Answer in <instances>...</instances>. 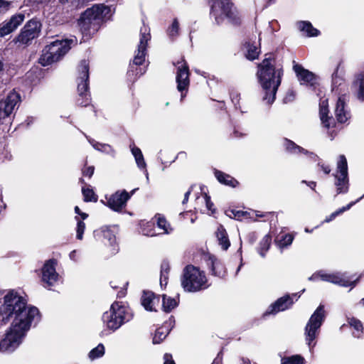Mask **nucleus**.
<instances>
[{
    "instance_id": "f257e3e1",
    "label": "nucleus",
    "mask_w": 364,
    "mask_h": 364,
    "mask_svg": "<svg viewBox=\"0 0 364 364\" xmlns=\"http://www.w3.org/2000/svg\"><path fill=\"white\" fill-rule=\"evenodd\" d=\"M21 310L22 312L16 313L10 327L0 338V352H14L22 343L31 326L35 327L41 320V314L35 306L27 303Z\"/></svg>"
},
{
    "instance_id": "f03ea898",
    "label": "nucleus",
    "mask_w": 364,
    "mask_h": 364,
    "mask_svg": "<svg viewBox=\"0 0 364 364\" xmlns=\"http://www.w3.org/2000/svg\"><path fill=\"white\" fill-rule=\"evenodd\" d=\"M283 75L282 66L277 63L274 55L269 53L258 65L257 77L262 89V101L271 105L276 99Z\"/></svg>"
},
{
    "instance_id": "7ed1b4c3",
    "label": "nucleus",
    "mask_w": 364,
    "mask_h": 364,
    "mask_svg": "<svg viewBox=\"0 0 364 364\" xmlns=\"http://www.w3.org/2000/svg\"><path fill=\"white\" fill-rule=\"evenodd\" d=\"M109 8L104 4H95L81 14L77 26L83 36L90 37L100 28L104 16Z\"/></svg>"
},
{
    "instance_id": "20e7f679",
    "label": "nucleus",
    "mask_w": 364,
    "mask_h": 364,
    "mask_svg": "<svg viewBox=\"0 0 364 364\" xmlns=\"http://www.w3.org/2000/svg\"><path fill=\"white\" fill-rule=\"evenodd\" d=\"M208 4L210 18L216 25L223 24L225 20L232 25L240 23L239 13L230 0H208Z\"/></svg>"
},
{
    "instance_id": "39448f33",
    "label": "nucleus",
    "mask_w": 364,
    "mask_h": 364,
    "mask_svg": "<svg viewBox=\"0 0 364 364\" xmlns=\"http://www.w3.org/2000/svg\"><path fill=\"white\" fill-rule=\"evenodd\" d=\"M28 303L26 294L21 295L15 289H10L4 296V304L0 307V317L2 322L8 323L16 316V313H21L23 307Z\"/></svg>"
},
{
    "instance_id": "423d86ee",
    "label": "nucleus",
    "mask_w": 364,
    "mask_h": 364,
    "mask_svg": "<svg viewBox=\"0 0 364 364\" xmlns=\"http://www.w3.org/2000/svg\"><path fill=\"white\" fill-rule=\"evenodd\" d=\"M181 281V286L187 292L199 291L210 286L205 272L193 264H188L184 267Z\"/></svg>"
},
{
    "instance_id": "0eeeda50",
    "label": "nucleus",
    "mask_w": 364,
    "mask_h": 364,
    "mask_svg": "<svg viewBox=\"0 0 364 364\" xmlns=\"http://www.w3.org/2000/svg\"><path fill=\"white\" fill-rule=\"evenodd\" d=\"M133 317L128 306L122 301H114L109 311L102 315L103 323L107 328L113 331L119 328L124 323L129 321Z\"/></svg>"
},
{
    "instance_id": "6e6552de",
    "label": "nucleus",
    "mask_w": 364,
    "mask_h": 364,
    "mask_svg": "<svg viewBox=\"0 0 364 364\" xmlns=\"http://www.w3.org/2000/svg\"><path fill=\"white\" fill-rule=\"evenodd\" d=\"M73 39L55 40L50 42L42 50L39 63L43 66L58 61L70 49Z\"/></svg>"
},
{
    "instance_id": "1a4fd4ad",
    "label": "nucleus",
    "mask_w": 364,
    "mask_h": 364,
    "mask_svg": "<svg viewBox=\"0 0 364 364\" xmlns=\"http://www.w3.org/2000/svg\"><path fill=\"white\" fill-rule=\"evenodd\" d=\"M89 70L90 65L87 60L80 61L77 66V104L81 107H87L90 105L91 98L89 93Z\"/></svg>"
},
{
    "instance_id": "9d476101",
    "label": "nucleus",
    "mask_w": 364,
    "mask_h": 364,
    "mask_svg": "<svg viewBox=\"0 0 364 364\" xmlns=\"http://www.w3.org/2000/svg\"><path fill=\"white\" fill-rule=\"evenodd\" d=\"M138 189L134 188L130 192L125 189L117 190L109 196L106 195L105 200H101V203L112 211L122 213L127 208L128 200Z\"/></svg>"
},
{
    "instance_id": "9b49d317",
    "label": "nucleus",
    "mask_w": 364,
    "mask_h": 364,
    "mask_svg": "<svg viewBox=\"0 0 364 364\" xmlns=\"http://www.w3.org/2000/svg\"><path fill=\"white\" fill-rule=\"evenodd\" d=\"M41 26L42 24L40 21L36 18L29 20L15 38L14 42L26 46L31 44L33 39L39 36Z\"/></svg>"
},
{
    "instance_id": "f8f14e48",
    "label": "nucleus",
    "mask_w": 364,
    "mask_h": 364,
    "mask_svg": "<svg viewBox=\"0 0 364 364\" xmlns=\"http://www.w3.org/2000/svg\"><path fill=\"white\" fill-rule=\"evenodd\" d=\"M325 319L324 306L320 305L311 316L305 328L306 341L309 347L315 340L317 330L321 327Z\"/></svg>"
},
{
    "instance_id": "ddd939ff",
    "label": "nucleus",
    "mask_w": 364,
    "mask_h": 364,
    "mask_svg": "<svg viewBox=\"0 0 364 364\" xmlns=\"http://www.w3.org/2000/svg\"><path fill=\"white\" fill-rule=\"evenodd\" d=\"M21 100L20 95L15 90L11 91L6 97L0 101V124L10 121V116Z\"/></svg>"
},
{
    "instance_id": "4468645a",
    "label": "nucleus",
    "mask_w": 364,
    "mask_h": 364,
    "mask_svg": "<svg viewBox=\"0 0 364 364\" xmlns=\"http://www.w3.org/2000/svg\"><path fill=\"white\" fill-rule=\"evenodd\" d=\"M117 228V225H104L95 230L93 236L96 240L104 242L105 245L112 247V250L115 251L117 247L116 237Z\"/></svg>"
},
{
    "instance_id": "2eb2a0df",
    "label": "nucleus",
    "mask_w": 364,
    "mask_h": 364,
    "mask_svg": "<svg viewBox=\"0 0 364 364\" xmlns=\"http://www.w3.org/2000/svg\"><path fill=\"white\" fill-rule=\"evenodd\" d=\"M57 264V259L52 258L46 260L42 267V282L47 284L46 287L53 286L58 280L59 274L55 269Z\"/></svg>"
},
{
    "instance_id": "dca6fc26",
    "label": "nucleus",
    "mask_w": 364,
    "mask_h": 364,
    "mask_svg": "<svg viewBox=\"0 0 364 364\" xmlns=\"http://www.w3.org/2000/svg\"><path fill=\"white\" fill-rule=\"evenodd\" d=\"M176 82L177 89L181 93V100H182L186 95L190 83L189 68L185 62L178 67L176 73Z\"/></svg>"
},
{
    "instance_id": "f3484780",
    "label": "nucleus",
    "mask_w": 364,
    "mask_h": 364,
    "mask_svg": "<svg viewBox=\"0 0 364 364\" xmlns=\"http://www.w3.org/2000/svg\"><path fill=\"white\" fill-rule=\"evenodd\" d=\"M293 304V298L291 297L289 294H285L269 306L266 311L263 314V317L269 315H275L280 311L287 310L290 309Z\"/></svg>"
},
{
    "instance_id": "a211bd4d",
    "label": "nucleus",
    "mask_w": 364,
    "mask_h": 364,
    "mask_svg": "<svg viewBox=\"0 0 364 364\" xmlns=\"http://www.w3.org/2000/svg\"><path fill=\"white\" fill-rule=\"evenodd\" d=\"M151 39L149 31L146 28H141L139 44L138 45L137 53L134 58L133 63L136 65H141L145 60L146 46Z\"/></svg>"
},
{
    "instance_id": "6ab92c4d",
    "label": "nucleus",
    "mask_w": 364,
    "mask_h": 364,
    "mask_svg": "<svg viewBox=\"0 0 364 364\" xmlns=\"http://www.w3.org/2000/svg\"><path fill=\"white\" fill-rule=\"evenodd\" d=\"M24 19L25 15L18 13L11 16L9 19L3 21L0 24V38H4L16 31Z\"/></svg>"
},
{
    "instance_id": "aec40b11",
    "label": "nucleus",
    "mask_w": 364,
    "mask_h": 364,
    "mask_svg": "<svg viewBox=\"0 0 364 364\" xmlns=\"http://www.w3.org/2000/svg\"><path fill=\"white\" fill-rule=\"evenodd\" d=\"M335 115L337 121L341 124L346 122L350 118L346 95H342L338 98L335 107Z\"/></svg>"
},
{
    "instance_id": "412c9836",
    "label": "nucleus",
    "mask_w": 364,
    "mask_h": 364,
    "mask_svg": "<svg viewBox=\"0 0 364 364\" xmlns=\"http://www.w3.org/2000/svg\"><path fill=\"white\" fill-rule=\"evenodd\" d=\"M293 70L301 85H309L312 86L316 82V75L309 70L305 69L301 65L296 63L294 61Z\"/></svg>"
},
{
    "instance_id": "4be33fe9",
    "label": "nucleus",
    "mask_w": 364,
    "mask_h": 364,
    "mask_svg": "<svg viewBox=\"0 0 364 364\" xmlns=\"http://www.w3.org/2000/svg\"><path fill=\"white\" fill-rule=\"evenodd\" d=\"M212 275L219 278H224L227 275V270L222 261L215 256L210 255L206 260Z\"/></svg>"
},
{
    "instance_id": "5701e85b",
    "label": "nucleus",
    "mask_w": 364,
    "mask_h": 364,
    "mask_svg": "<svg viewBox=\"0 0 364 364\" xmlns=\"http://www.w3.org/2000/svg\"><path fill=\"white\" fill-rule=\"evenodd\" d=\"M328 102L327 99L321 100L319 103V117L321 124L326 129L334 127L336 122L332 116H329Z\"/></svg>"
},
{
    "instance_id": "b1692460",
    "label": "nucleus",
    "mask_w": 364,
    "mask_h": 364,
    "mask_svg": "<svg viewBox=\"0 0 364 364\" xmlns=\"http://www.w3.org/2000/svg\"><path fill=\"white\" fill-rule=\"evenodd\" d=\"M351 90L359 101L364 102V72L359 73L355 75Z\"/></svg>"
},
{
    "instance_id": "393cba45",
    "label": "nucleus",
    "mask_w": 364,
    "mask_h": 364,
    "mask_svg": "<svg viewBox=\"0 0 364 364\" xmlns=\"http://www.w3.org/2000/svg\"><path fill=\"white\" fill-rule=\"evenodd\" d=\"M336 178L338 182H348V164L344 155H340L338 158Z\"/></svg>"
},
{
    "instance_id": "a878e982",
    "label": "nucleus",
    "mask_w": 364,
    "mask_h": 364,
    "mask_svg": "<svg viewBox=\"0 0 364 364\" xmlns=\"http://www.w3.org/2000/svg\"><path fill=\"white\" fill-rule=\"evenodd\" d=\"M155 293L149 290H144L141 297V304L147 311L157 312L158 310L154 307Z\"/></svg>"
},
{
    "instance_id": "bb28decb",
    "label": "nucleus",
    "mask_w": 364,
    "mask_h": 364,
    "mask_svg": "<svg viewBox=\"0 0 364 364\" xmlns=\"http://www.w3.org/2000/svg\"><path fill=\"white\" fill-rule=\"evenodd\" d=\"M215 236L218 241L219 245L221 246V248L223 250H228L230 247V241L229 240L228 232L222 224H220L218 226L217 230L215 232Z\"/></svg>"
},
{
    "instance_id": "cd10ccee",
    "label": "nucleus",
    "mask_w": 364,
    "mask_h": 364,
    "mask_svg": "<svg viewBox=\"0 0 364 364\" xmlns=\"http://www.w3.org/2000/svg\"><path fill=\"white\" fill-rule=\"evenodd\" d=\"M88 141L95 150L109 155L112 158L115 157L116 151L111 145L100 143L93 139H88Z\"/></svg>"
},
{
    "instance_id": "c85d7f7f",
    "label": "nucleus",
    "mask_w": 364,
    "mask_h": 364,
    "mask_svg": "<svg viewBox=\"0 0 364 364\" xmlns=\"http://www.w3.org/2000/svg\"><path fill=\"white\" fill-rule=\"evenodd\" d=\"M283 146L285 151L290 154H298L299 153H309V151L297 145L293 141L284 138L283 139Z\"/></svg>"
},
{
    "instance_id": "c756f323",
    "label": "nucleus",
    "mask_w": 364,
    "mask_h": 364,
    "mask_svg": "<svg viewBox=\"0 0 364 364\" xmlns=\"http://www.w3.org/2000/svg\"><path fill=\"white\" fill-rule=\"evenodd\" d=\"M294 239V235L293 233H281L276 237L274 242L279 248L284 249L289 246Z\"/></svg>"
},
{
    "instance_id": "7c9ffc66",
    "label": "nucleus",
    "mask_w": 364,
    "mask_h": 364,
    "mask_svg": "<svg viewBox=\"0 0 364 364\" xmlns=\"http://www.w3.org/2000/svg\"><path fill=\"white\" fill-rule=\"evenodd\" d=\"M245 48H246V58L250 60H254L256 58H257L259 53H260V48H259V43L256 42H247L245 44Z\"/></svg>"
},
{
    "instance_id": "2f4dec72",
    "label": "nucleus",
    "mask_w": 364,
    "mask_h": 364,
    "mask_svg": "<svg viewBox=\"0 0 364 364\" xmlns=\"http://www.w3.org/2000/svg\"><path fill=\"white\" fill-rule=\"evenodd\" d=\"M298 28L308 37L318 36L320 33L319 31L314 27L309 21H299L297 23Z\"/></svg>"
},
{
    "instance_id": "473e14b6",
    "label": "nucleus",
    "mask_w": 364,
    "mask_h": 364,
    "mask_svg": "<svg viewBox=\"0 0 364 364\" xmlns=\"http://www.w3.org/2000/svg\"><path fill=\"white\" fill-rule=\"evenodd\" d=\"M272 236L270 233L265 235L260 240L257 247V252L262 257H264L272 245Z\"/></svg>"
},
{
    "instance_id": "72a5a7b5",
    "label": "nucleus",
    "mask_w": 364,
    "mask_h": 364,
    "mask_svg": "<svg viewBox=\"0 0 364 364\" xmlns=\"http://www.w3.org/2000/svg\"><path fill=\"white\" fill-rule=\"evenodd\" d=\"M161 309L165 313H170L173 309L178 306L179 301L174 298L168 296L166 294H162Z\"/></svg>"
},
{
    "instance_id": "f704fd0d",
    "label": "nucleus",
    "mask_w": 364,
    "mask_h": 364,
    "mask_svg": "<svg viewBox=\"0 0 364 364\" xmlns=\"http://www.w3.org/2000/svg\"><path fill=\"white\" fill-rule=\"evenodd\" d=\"M348 325L354 329L353 335L354 337L360 338L363 333V326L362 322L355 317H348Z\"/></svg>"
},
{
    "instance_id": "c9c22d12",
    "label": "nucleus",
    "mask_w": 364,
    "mask_h": 364,
    "mask_svg": "<svg viewBox=\"0 0 364 364\" xmlns=\"http://www.w3.org/2000/svg\"><path fill=\"white\" fill-rule=\"evenodd\" d=\"M156 220V225L159 228L164 230L166 234H171L173 231V228L167 221L165 216L160 213H156L154 216Z\"/></svg>"
},
{
    "instance_id": "e433bc0d",
    "label": "nucleus",
    "mask_w": 364,
    "mask_h": 364,
    "mask_svg": "<svg viewBox=\"0 0 364 364\" xmlns=\"http://www.w3.org/2000/svg\"><path fill=\"white\" fill-rule=\"evenodd\" d=\"M139 231L144 235H155L154 223L141 220L139 222Z\"/></svg>"
},
{
    "instance_id": "4c0bfd02",
    "label": "nucleus",
    "mask_w": 364,
    "mask_h": 364,
    "mask_svg": "<svg viewBox=\"0 0 364 364\" xmlns=\"http://www.w3.org/2000/svg\"><path fill=\"white\" fill-rule=\"evenodd\" d=\"M171 331V328H168L167 326L162 325V326L156 328L154 336L153 337V343L159 344L161 343L168 335Z\"/></svg>"
},
{
    "instance_id": "58836bf2",
    "label": "nucleus",
    "mask_w": 364,
    "mask_h": 364,
    "mask_svg": "<svg viewBox=\"0 0 364 364\" xmlns=\"http://www.w3.org/2000/svg\"><path fill=\"white\" fill-rule=\"evenodd\" d=\"M364 197V194L360 197L358 199H357L355 201L350 202L346 206H343L341 208H338L333 213H332L330 215L327 216L325 220L324 223H329L334 220L338 215L343 213L345 211L348 210L353 205H355L357 202H358L360 200H361Z\"/></svg>"
},
{
    "instance_id": "ea45409f",
    "label": "nucleus",
    "mask_w": 364,
    "mask_h": 364,
    "mask_svg": "<svg viewBox=\"0 0 364 364\" xmlns=\"http://www.w3.org/2000/svg\"><path fill=\"white\" fill-rule=\"evenodd\" d=\"M131 151L132 155L134 156L137 166L140 169H144L146 168V163L144 159V156L141 149L139 147L135 146L134 145L130 146Z\"/></svg>"
},
{
    "instance_id": "a19ab883",
    "label": "nucleus",
    "mask_w": 364,
    "mask_h": 364,
    "mask_svg": "<svg viewBox=\"0 0 364 364\" xmlns=\"http://www.w3.org/2000/svg\"><path fill=\"white\" fill-rule=\"evenodd\" d=\"M304 358L301 355H294L289 357H285L282 359L281 364H305Z\"/></svg>"
},
{
    "instance_id": "79ce46f5",
    "label": "nucleus",
    "mask_w": 364,
    "mask_h": 364,
    "mask_svg": "<svg viewBox=\"0 0 364 364\" xmlns=\"http://www.w3.org/2000/svg\"><path fill=\"white\" fill-rule=\"evenodd\" d=\"M82 193L85 202H97V196L95 193L92 188L89 187H82Z\"/></svg>"
},
{
    "instance_id": "37998d69",
    "label": "nucleus",
    "mask_w": 364,
    "mask_h": 364,
    "mask_svg": "<svg viewBox=\"0 0 364 364\" xmlns=\"http://www.w3.org/2000/svg\"><path fill=\"white\" fill-rule=\"evenodd\" d=\"M226 215L231 218L236 220H241L242 218H249L250 213L242 210H236L235 209L228 210L225 212Z\"/></svg>"
},
{
    "instance_id": "c03bdc74",
    "label": "nucleus",
    "mask_w": 364,
    "mask_h": 364,
    "mask_svg": "<svg viewBox=\"0 0 364 364\" xmlns=\"http://www.w3.org/2000/svg\"><path fill=\"white\" fill-rule=\"evenodd\" d=\"M105 354V346L100 343L89 353V358L92 360L102 357Z\"/></svg>"
},
{
    "instance_id": "a18cd8bd",
    "label": "nucleus",
    "mask_w": 364,
    "mask_h": 364,
    "mask_svg": "<svg viewBox=\"0 0 364 364\" xmlns=\"http://www.w3.org/2000/svg\"><path fill=\"white\" fill-rule=\"evenodd\" d=\"M179 31V23L177 18H174L171 26L167 29V34L170 38L174 39Z\"/></svg>"
},
{
    "instance_id": "49530a36",
    "label": "nucleus",
    "mask_w": 364,
    "mask_h": 364,
    "mask_svg": "<svg viewBox=\"0 0 364 364\" xmlns=\"http://www.w3.org/2000/svg\"><path fill=\"white\" fill-rule=\"evenodd\" d=\"M214 174H215V178L220 183H222V182H237V181L234 179L232 176H230L228 174H225V173H223L220 171L215 170Z\"/></svg>"
},
{
    "instance_id": "de8ad7c7",
    "label": "nucleus",
    "mask_w": 364,
    "mask_h": 364,
    "mask_svg": "<svg viewBox=\"0 0 364 364\" xmlns=\"http://www.w3.org/2000/svg\"><path fill=\"white\" fill-rule=\"evenodd\" d=\"M75 220H77L76 238L81 240L83 238V234L85 230V223L82 220H80L77 216H75Z\"/></svg>"
},
{
    "instance_id": "09e8293b",
    "label": "nucleus",
    "mask_w": 364,
    "mask_h": 364,
    "mask_svg": "<svg viewBox=\"0 0 364 364\" xmlns=\"http://www.w3.org/2000/svg\"><path fill=\"white\" fill-rule=\"evenodd\" d=\"M170 269L171 268H170L169 262L166 260H164L161 264V272H160L161 276H162V277L168 276V274L170 272Z\"/></svg>"
},
{
    "instance_id": "8fccbe9b",
    "label": "nucleus",
    "mask_w": 364,
    "mask_h": 364,
    "mask_svg": "<svg viewBox=\"0 0 364 364\" xmlns=\"http://www.w3.org/2000/svg\"><path fill=\"white\" fill-rule=\"evenodd\" d=\"M336 195L346 193L349 190V183H336Z\"/></svg>"
},
{
    "instance_id": "3c124183",
    "label": "nucleus",
    "mask_w": 364,
    "mask_h": 364,
    "mask_svg": "<svg viewBox=\"0 0 364 364\" xmlns=\"http://www.w3.org/2000/svg\"><path fill=\"white\" fill-rule=\"evenodd\" d=\"M338 282L339 283H338V284L341 287H348L350 286L354 287L355 285V281L351 282L348 279L344 278L343 277H341Z\"/></svg>"
},
{
    "instance_id": "603ef678",
    "label": "nucleus",
    "mask_w": 364,
    "mask_h": 364,
    "mask_svg": "<svg viewBox=\"0 0 364 364\" xmlns=\"http://www.w3.org/2000/svg\"><path fill=\"white\" fill-rule=\"evenodd\" d=\"M11 1L0 0V14L6 12L11 6Z\"/></svg>"
},
{
    "instance_id": "864d4df0",
    "label": "nucleus",
    "mask_w": 364,
    "mask_h": 364,
    "mask_svg": "<svg viewBox=\"0 0 364 364\" xmlns=\"http://www.w3.org/2000/svg\"><path fill=\"white\" fill-rule=\"evenodd\" d=\"M318 168L323 171L325 174H328L331 172V168L329 165L326 164L321 161L318 163Z\"/></svg>"
},
{
    "instance_id": "5fc2aeb1",
    "label": "nucleus",
    "mask_w": 364,
    "mask_h": 364,
    "mask_svg": "<svg viewBox=\"0 0 364 364\" xmlns=\"http://www.w3.org/2000/svg\"><path fill=\"white\" fill-rule=\"evenodd\" d=\"M204 198L205 200L206 207L209 210H213V203L211 202L210 197L206 193H204Z\"/></svg>"
},
{
    "instance_id": "6e6d98bb",
    "label": "nucleus",
    "mask_w": 364,
    "mask_h": 364,
    "mask_svg": "<svg viewBox=\"0 0 364 364\" xmlns=\"http://www.w3.org/2000/svg\"><path fill=\"white\" fill-rule=\"evenodd\" d=\"M164 364H176L171 353H165L164 355Z\"/></svg>"
},
{
    "instance_id": "4d7b16f0",
    "label": "nucleus",
    "mask_w": 364,
    "mask_h": 364,
    "mask_svg": "<svg viewBox=\"0 0 364 364\" xmlns=\"http://www.w3.org/2000/svg\"><path fill=\"white\" fill-rule=\"evenodd\" d=\"M128 285V282H126L124 285V287H122L120 290L117 292V296L119 299L123 298L127 294V286Z\"/></svg>"
},
{
    "instance_id": "13d9d810",
    "label": "nucleus",
    "mask_w": 364,
    "mask_h": 364,
    "mask_svg": "<svg viewBox=\"0 0 364 364\" xmlns=\"http://www.w3.org/2000/svg\"><path fill=\"white\" fill-rule=\"evenodd\" d=\"M175 324V318L173 316H171L168 321L164 322L163 324L164 326H166L168 327V328H172Z\"/></svg>"
},
{
    "instance_id": "bf43d9fd",
    "label": "nucleus",
    "mask_w": 364,
    "mask_h": 364,
    "mask_svg": "<svg viewBox=\"0 0 364 364\" xmlns=\"http://www.w3.org/2000/svg\"><path fill=\"white\" fill-rule=\"evenodd\" d=\"M247 239H248V242L250 244H254L257 240V233L255 232H252L249 233V235L247 236Z\"/></svg>"
},
{
    "instance_id": "052dcab7",
    "label": "nucleus",
    "mask_w": 364,
    "mask_h": 364,
    "mask_svg": "<svg viewBox=\"0 0 364 364\" xmlns=\"http://www.w3.org/2000/svg\"><path fill=\"white\" fill-rule=\"evenodd\" d=\"M94 170L95 168L93 166H89L83 171V175L85 176H87L90 178L93 175Z\"/></svg>"
},
{
    "instance_id": "680f3d73",
    "label": "nucleus",
    "mask_w": 364,
    "mask_h": 364,
    "mask_svg": "<svg viewBox=\"0 0 364 364\" xmlns=\"http://www.w3.org/2000/svg\"><path fill=\"white\" fill-rule=\"evenodd\" d=\"M245 135H246V134H244V133L237 130L236 129H234L232 134H231L232 138H236V139L242 138V137L245 136Z\"/></svg>"
},
{
    "instance_id": "e2e57ef3",
    "label": "nucleus",
    "mask_w": 364,
    "mask_h": 364,
    "mask_svg": "<svg viewBox=\"0 0 364 364\" xmlns=\"http://www.w3.org/2000/svg\"><path fill=\"white\" fill-rule=\"evenodd\" d=\"M231 100H232V102L234 103L235 108H237V105H239V102H240L239 95L232 94L231 95Z\"/></svg>"
},
{
    "instance_id": "0e129e2a",
    "label": "nucleus",
    "mask_w": 364,
    "mask_h": 364,
    "mask_svg": "<svg viewBox=\"0 0 364 364\" xmlns=\"http://www.w3.org/2000/svg\"><path fill=\"white\" fill-rule=\"evenodd\" d=\"M341 277V276H340L338 274H331V282L338 284V283H339L338 281H339Z\"/></svg>"
},
{
    "instance_id": "69168bd1",
    "label": "nucleus",
    "mask_w": 364,
    "mask_h": 364,
    "mask_svg": "<svg viewBox=\"0 0 364 364\" xmlns=\"http://www.w3.org/2000/svg\"><path fill=\"white\" fill-rule=\"evenodd\" d=\"M319 276L323 281L331 282V274H321Z\"/></svg>"
},
{
    "instance_id": "338daca9",
    "label": "nucleus",
    "mask_w": 364,
    "mask_h": 364,
    "mask_svg": "<svg viewBox=\"0 0 364 364\" xmlns=\"http://www.w3.org/2000/svg\"><path fill=\"white\" fill-rule=\"evenodd\" d=\"M168 276L162 277L160 275V285L161 287H163V286L166 287L168 284Z\"/></svg>"
},
{
    "instance_id": "774afa93",
    "label": "nucleus",
    "mask_w": 364,
    "mask_h": 364,
    "mask_svg": "<svg viewBox=\"0 0 364 364\" xmlns=\"http://www.w3.org/2000/svg\"><path fill=\"white\" fill-rule=\"evenodd\" d=\"M191 191H192V186L191 187V188H190L188 191H187L185 193V194H184V198H183V201H182V203H183V204H186V203L188 202V198H189V196H190V194H191Z\"/></svg>"
}]
</instances>
